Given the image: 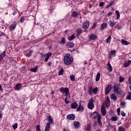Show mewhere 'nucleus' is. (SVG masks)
<instances>
[{
    "instance_id": "obj_35",
    "label": "nucleus",
    "mask_w": 131,
    "mask_h": 131,
    "mask_svg": "<svg viewBox=\"0 0 131 131\" xmlns=\"http://www.w3.org/2000/svg\"><path fill=\"white\" fill-rule=\"evenodd\" d=\"M72 17H74V18H76L77 16H78V13L76 12V11H73L72 13Z\"/></svg>"
},
{
    "instance_id": "obj_17",
    "label": "nucleus",
    "mask_w": 131,
    "mask_h": 131,
    "mask_svg": "<svg viewBox=\"0 0 131 131\" xmlns=\"http://www.w3.org/2000/svg\"><path fill=\"white\" fill-rule=\"evenodd\" d=\"M66 47H68L69 49L73 48L74 47V43L71 42H68L67 43Z\"/></svg>"
},
{
    "instance_id": "obj_58",
    "label": "nucleus",
    "mask_w": 131,
    "mask_h": 131,
    "mask_svg": "<svg viewBox=\"0 0 131 131\" xmlns=\"http://www.w3.org/2000/svg\"><path fill=\"white\" fill-rule=\"evenodd\" d=\"M113 5H114V1H112L111 3L110 4V6H113Z\"/></svg>"
},
{
    "instance_id": "obj_10",
    "label": "nucleus",
    "mask_w": 131,
    "mask_h": 131,
    "mask_svg": "<svg viewBox=\"0 0 131 131\" xmlns=\"http://www.w3.org/2000/svg\"><path fill=\"white\" fill-rule=\"evenodd\" d=\"M83 110H84V107L80 103L78 107H77L76 111L77 112H82Z\"/></svg>"
},
{
    "instance_id": "obj_6",
    "label": "nucleus",
    "mask_w": 131,
    "mask_h": 131,
    "mask_svg": "<svg viewBox=\"0 0 131 131\" xmlns=\"http://www.w3.org/2000/svg\"><path fill=\"white\" fill-rule=\"evenodd\" d=\"M98 38V36L97 35L94 34V33H92L89 35V40H96Z\"/></svg>"
},
{
    "instance_id": "obj_60",
    "label": "nucleus",
    "mask_w": 131,
    "mask_h": 131,
    "mask_svg": "<svg viewBox=\"0 0 131 131\" xmlns=\"http://www.w3.org/2000/svg\"><path fill=\"white\" fill-rule=\"evenodd\" d=\"M111 6H110V4H108V5H107V6L106 7V9H109V8H110Z\"/></svg>"
},
{
    "instance_id": "obj_40",
    "label": "nucleus",
    "mask_w": 131,
    "mask_h": 131,
    "mask_svg": "<svg viewBox=\"0 0 131 131\" xmlns=\"http://www.w3.org/2000/svg\"><path fill=\"white\" fill-rule=\"evenodd\" d=\"M70 80L71 81H75V75H72L70 76Z\"/></svg>"
},
{
    "instance_id": "obj_2",
    "label": "nucleus",
    "mask_w": 131,
    "mask_h": 131,
    "mask_svg": "<svg viewBox=\"0 0 131 131\" xmlns=\"http://www.w3.org/2000/svg\"><path fill=\"white\" fill-rule=\"evenodd\" d=\"M60 92L62 94H65L66 97L70 98V92H69V89H68V88L61 87L60 88Z\"/></svg>"
},
{
    "instance_id": "obj_33",
    "label": "nucleus",
    "mask_w": 131,
    "mask_h": 131,
    "mask_svg": "<svg viewBox=\"0 0 131 131\" xmlns=\"http://www.w3.org/2000/svg\"><path fill=\"white\" fill-rule=\"evenodd\" d=\"M131 63V60H129L126 62V63H124V67H128L130 65Z\"/></svg>"
},
{
    "instance_id": "obj_61",
    "label": "nucleus",
    "mask_w": 131,
    "mask_h": 131,
    "mask_svg": "<svg viewBox=\"0 0 131 131\" xmlns=\"http://www.w3.org/2000/svg\"><path fill=\"white\" fill-rule=\"evenodd\" d=\"M48 66H52V62H48Z\"/></svg>"
},
{
    "instance_id": "obj_25",
    "label": "nucleus",
    "mask_w": 131,
    "mask_h": 131,
    "mask_svg": "<svg viewBox=\"0 0 131 131\" xmlns=\"http://www.w3.org/2000/svg\"><path fill=\"white\" fill-rule=\"evenodd\" d=\"M50 128H51V123L50 122H48L46 124L45 131H50Z\"/></svg>"
},
{
    "instance_id": "obj_32",
    "label": "nucleus",
    "mask_w": 131,
    "mask_h": 131,
    "mask_svg": "<svg viewBox=\"0 0 131 131\" xmlns=\"http://www.w3.org/2000/svg\"><path fill=\"white\" fill-rule=\"evenodd\" d=\"M115 13L116 14L117 16V20H119V18H120V13H119V11L118 10H116Z\"/></svg>"
},
{
    "instance_id": "obj_41",
    "label": "nucleus",
    "mask_w": 131,
    "mask_h": 131,
    "mask_svg": "<svg viewBox=\"0 0 131 131\" xmlns=\"http://www.w3.org/2000/svg\"><path fill=\"white\" fill-rule=\"evenodd\" d=\"M111 41V35H110L106 39V43H110Z\"/></svg>"
},
{
    "instance_id": "obj_57",
    "label": "nucleus",
    "mask_w": 131,
    "mask_h": 131,
    "mask_svg": "<svg viewBox=\"0 0 131 131\" xmlns=\"http://www.w3.org/2000/svg\"><path fill=\"white\" fill-rule=\"evenodd\" d=\"M32 50L30 51V53L28 54V57H30L31 56V54H32Z\"/></svg>"
},
{
    "instance_id": "obj_54",
    "label": "nucleus",
    "mask_w": 131,
    "mask_h": 131,
    "mask_svg": "<svg viewBox=\"0 0 131 131\" xmlns=\"http://www.w3.org/2000/svg\"><path fill=\"white\" fill-rule=\"evenodd\" d=\"M128 82L129 84H130L131 85V76H130L128 79Z\"/></svg>"
},
{
    "instance_id": "obj_8",
    "label": "nucleus",
    "mask_w": 131,
    "mask_h": 131,
    "mask_svg": "<svg viewBox=\"0 0 131 131\" xmlns=\"http://www.w3.org/2000/svg\"><path fill=\"white\" fill-rule=\"evenodd\" d=\"M101 112L102 116H105L106 115L107 113L106 112V107L104 105H101Z\"/></svg>"
},
{
    "instance_id": "obj_62",
    "label": "nucleus",
    "mask_w": 131,
    "mask_h": 131,
    "mask_svg": "<svg viewBox=\"0 0 131 131\" xmlns=\"http://www.w3.org/2000/svg\"><path fill=\"white\" fill-rule=\"evenodd\" d=\"M3 34H4V33L0 32V37H1V36H3Z\"/></svg>"
},
{
    "instance_id": "obj_18",
    "label": "nucleus",
    "mask_w": 131,
    "mask_h": 131,
    "mask_svg": "<svg viewBox=\"0 0 131 131\" xmlns=\"http://www.w3.org/2000/svg\"><path fill=\"white\" fill-rule=\"evenodd\" d=\"M106 66H107V70L109 71V72H112V70H113V68H112V66H111V64L110 62H108Z\"/></svg>"
},
{
    "instance_id": "obj_63",
    "label": "nucleus",
    "mask_w": 131,
    "mask_h": 131,
    "mask_svg": "<svg viewBox=\"0 0 131 131\" xmlns=\"http://www.w3.org/2000/svg\"><path fill=\"white\" fill-rule=\"evenodd\" d=\"M3 118V114H0V119H2Z\"/></svg>"
},
{
    "instance_id": "obj_15",
    "label": "nucleus",
    "mask_w": 131,
    "mask_h": 131,
    "mask_svg": "<svg viewBox=\"0 0 131 131\" xmlns=\"http://www.w3.org/2000/svg\"><path fill=\"white\" fill-rule=\"evenodd\" d=\"M73 124L75 128H79L80 127V123L78 121H75Z\"/></svg>"
},
{
    "instance_id": "obj_55",
    "label": "nucleus",
    "mask_w": 131,
    "mask_h": 131,
    "mask_svg": "<svg viewBox=\"0 0 131 131\" xmlns=\"http://www.w3.org/2000/svg\"><path fill=\"white\" fill-rule=\"evenodd\" d=\"M104 4L105 3L104 2H101L99 4V7H103V6H104Z\"/></svg>"
},
{
    "instance_id": "obj_24",
    "label": "nucleus",
    "mask_w": 131,
    "mask_h": 131,
    "mask_svg": "<svg viewBox=\"0 0 131 131\" xmlns=\"http://www.w3.org/2000/svg\"><path fill=\"white\" fill-rule=\"evenodd\" d=\"M118 116H114L111 118V121H115L116 122L118 120Z\"/></svg>"
},
{
    "instance_id": "obj_13",
    "label": "nucleus",
    "mask_w": 131,
    "mask_h": 131,
    "mask_svg": "<svg viewBox=\"0 0 131 131\" xmlns=\"http://www.w3.org/2000/svg\"><path fill=\"white\" fill-rule=\"evenodd\" d=\"M78 107V104L77 103L75 102H73L71 104V108L72 109H76Z\"/></svg>"
},
{
    "instance_id": "obj_11",
    "label": "nucleus",
    "mask_w": 131,
    "mask_h": 131,
    "mask_svg": "<svg viewBox=\"0 0 131 131\" xmlns=\"http://www.w3.org/2000/svg\"><path fill=\"white\" fill-rule=\"evenodd\" d=\"M112 89V86L111 85H108L106 88L105 90V95H108L110 91Z\"/></svg>"
},
{
    "instance_id": "obj_30",
    "label": "nucleus",
    "mask_w": 131,
    "mask_h": 131,
    "mask_svg": "<svg viewBox=\"0 0 131 131\" xmlns=\"http://www.w3.org/2000/svg\"><path fill=\"white\" fill-rule=\"evenodd\" d=\"M111 99H112V100H115L116 101V100H117V97H116V95L115 94H112L111 95Z\"/></svg>"
},
{
    "instance_id": "obj_44",
    "label": "nucleus",
    "mask_w": 131,
    "mask_h": 131,
    "mask_svg": "<svg viewBox=\"0 0 131 131\" xmlns=\"http://www.w3.org/2000/svg\"><path fill=\"white\" fill-rule=\"evenodd\" d=\"M111 56H116V50H113L111 51Z\"/></svg>"
},
{
    "instance_id": "obj_7",
    "label": "nucleus",
    "mask_w": 131,
    "mask_h": 131,
    "mask_svg": "<svg viewBox=\"0 0 131 131\" xmlns=\"http://www.w3.org/2000/svg\"><path fill=\"white\" fill-rule=\"evenodd\" d=\"M16 26H17V23L14 22L9 26V30L10 31H13L16 29Z\"/></svg>"
},
{
    "instance_id": "obj_36",
    "label": "nucleus",
    "mask_w": 131,
    "mask_h": 131,
    "mask_svg": "<svg viewBox=\"0 0 131 131\" xmlns=\"http://www.w3.org/2000/svg\"><path fill=\"white\" fill-rule=\"evenodd\" d=\"M108 23L111 27H114L115 26V22L114 21L110 20Z\"/></svg>"
},
{
    "instance_id": "obj_20",
    "label": "nucleus",
    "mask_w": 131,
    "mask_h": 131,
    "mask_svg": "<svg viewBox=\"0 0 131 131\" xmlns=\"http://www.w3.org/2000/svg\"><path fill=\"white\" fill-rule=\"evenodd\" d=\"M6 57V51H3L0 54V61H2Z\"/></svg>"
},
{
    "instance_id": "obj_3",
    "label": "nucleus",
    "mask_w": 131,
    "mask_h": 131,
    "mask_svg": "<svg viewBox=\"0 0 131 131\" xmlns=\"http://www.w3.org/2000/svg\"><path fill=\"white\" fill-rule=\"evenodd\" d=\"M88 108V109H90V110H93V108H95V105H94V99H93V98H91L89 101Z\"/></svg>"
},
{
    "instance_id": "obj_27",
    "label": "nucleus",
    "mask_w": 131,
    "mask_h": 131,
    "mask_svg": "<svg viewBox=\"0 0 131 131\" xmlns=\"http://www.w3.org/2000/svg\"><path fill=\"white\" fill-rule=\"evenodd\" d=\"M88 93L89 95H90V96H92V95H93V87H92L91 86H89L88 88Z\"/></svg>"
},
{
    "instance_id": "obj_22",
    "label": "nucleus",
    "mask_w": 131,
    "mask_h": 131,
    "mask_svg": "<svg viewBox=\"0 0 131 131\" xmlns=\"http://www.w3.org/2000/svg\"><path fill=\"white\" fill-rule=\"evenodd\" d=\"M52 56V53L51 52H48L47 54L46 55V58H45V62H48L49 60V59H50V57Z\"/></svg>"
},
{
    "instance_id": "obj_1",
    "label": "nucleus",
    "mask_w": 131,
    "mask_h": 131,
    "mask_svg": "<svg viewBox=\"0 0 131 131\" xmlns=\"http://www.w3.org/2000/svg\"><path fill=\"white\" fill-rule=\"evenodd\" d=\"M73 62V58L69 53L66 54L64 57V63L66 65H71Z\"/></svg>"
},
{
    "instance_id": "obj_43",
    "label": "nucleus",
    "mask_w": 131,
    "mask_h": 131,
    "mask_svg": "<svg viewBox=\"0 0 131 131\" xmlns=\"http://www.w3.org/2000/svg\"><path fill=\"white\" fill-rule=\"evenodd\" d=\"M64 74V69L63 68L58 72V75H63Z\"/></svg>"
},
{
    "instance_id": "obj_5",
    "label": "nucleus",
    "mask_w": 131,
    "mask_h": 131,
    "mask_svg": "<svg viewBox=\"0 0 131 131\" xmlns=\"http://www.w3.org/2000/svg\"><path fill=\"white\" fill-rule=\"evenodd\" d=\"M90 27V22L89 20H86L83 23L82 28L83 29H88Z\"/></svg>"
},
{
    "instance_id": "obj_37",
    "label": "nucleus",
    "mask_w": 131,
    "mask_h": 131,
    "mask_svg": "<svg viewBox=\"0 0 131 131\" xmlns=\"http://www.w3.org/2000/svg\"><path fill=\"white\" fill-rule=\"evenodd\" d=\"M74 38H75V36L74 35V34H73L71 36L68 37V40L70 41L73 40Z\"/></svg>"
},
{
    "instance_id": "obj_50",
    "label": "nucleus",
    "mask_w": 131,
    "mask_h": 131,
    "mask_svg": "<svg viewBox=\"0 0 131 131\" xmlns=\"http://www.w3.org/2000/svg\"><path fill=\"white\" fill-rule=\"evenodd\" d=\"M12 127L13 129H16V128L18 127V124L17 123H15L12 125Z\"/></svg>"
},
{
    "instance_id": "obj_28",
    "label": "nucleus",
    "mask_w": 131,
    "mask_h": 131,
    "mask_svg": "<svg viewBox=\"0 0 131 131\" xmlns=\"http://www.w3.org/2000/svg\"><path fill=\"white\" fill-rule=\"evenodd\" d=\"M48 120L49 122L51 123V124H53L54 120H53V118H52V116H48Z\"/></svg>"
},
{
    "instance_id": "obj_19",
    "label": "nucleus",
    "mask_w": 131,
    "mask_h": 131,
    "mask_svg": "<svg viewBox=\"0 0 131 131\" xmlns=\"http://www.w3.org/2000/svg\"><path fill=\"white\" fill-rule=\"evenodd\" d=\"M121 43L122 46H128V45H129L130 43L127 40L122 39L121 40Z\"/></svg>"
},
{
    "instance_id": "obj_39",
    "label": "nucleus",
    "mask_w": 131,
    "mask_h": 131,
    "mask_svg": "<svg viewBox=\"0 0 131 131\" xmlns=\"http://www.w3.org/2000/svg\"><path fill=\"white\" fill-rule=\"evenodd\" d=\"M71 97L70 95V97H68L66 96V97L64 98V102L66 104H69L70 103V101L68 100L69 99H70Z\"/></svg>"
},
{
    "instance_id": "obj_16",
    "label": "nucleus",
    "mask_w": 131,
    "mask_h": 131,
    "mask_svg": "<svg viewBox=\"0 0 131 131\" xmlns=\"http://www.w3.org/2000/svg\"><path fill=\"white\" fill-rule=\"evenodd\" d=\"M105 106L108 108V107L110 106V99H109V97H107L105 101Z\"/></svg>"
},
{
    "instance_id": "obj_12",
    "label": "nucleus",
    "mask_w": 131,
    "mask_h": 131,
    "mask_svg": "<svg viewBox=\"0 0 131 131\" xmlns=\"http://www.w3.org/2000/svg\"><path fill=\"white\" fill-rule=\"evenodd\" d=\"M67 117L70 120H74L75 119V115L73 114L68 115Z\"/></svg>"
},
{
    "instance_id": "obj_48",
    "label": "nucleus",
    "mask_w": 131,
    "mask_h": 131,
    "mask_svg": "<svg viewBox=\"0 0 131 131\" xmlns=\"http://www.w3.org/2000/svg\"><path fill=\"white\" fill-rule=\"evenodd\" d=\"M77 33L79 35L81 34V33H82V30H81V29H77Z\"/></svg>"
},
{
    "instance_id": "obj_9",
    "label": "nucleus",
    "mask_w": 131,
    "mask_h": 131,
    "mask_svg": "<svg viewBox=\"0 0 131 131\" xmlns=\"http://www.w3.org/2000/svg\"><path fill=\"white\" fill-rule=\"evenodd\" d=\"M101 119H102V116H101V115H98L97 122L98 125L100 127H102L103 124L102 123V121H101Z\"/></svg>"
},
{
    "instance_id": "obj_51",
    "label": "nucleus",
    "mask_w": 131,
    "mask_h": 131,
    "mask_svg": "<svg viewBox=\"0 0 131 131\" xmlns=\"http://www.w3.org/2000/svg\"><path fill=\"white\" fill-rule=\"evenodd\" d=\"M36 131H40V127H39V125H37L36 126Z\"/></svg>"
},
{
    "instance_id": "obj_23",
    "label": "nucleus",
    "mask_w": 131,
    "mask_h": 131,
    "mask_svg": "<svg viewBox=\"0 0 131 131\" xmlns=\"http://www.w3.org/2000/svg\"><path fill=\"white\" fill-rule=\"evenodd\" d=\"M21 86H22L21 83L17 84L15 86V90H16V91H20V90H21Z\"/></svg>"
},
{
    "instance_id": "obj_49",
    "label": "nucleus",
    "mask_w": 131,
    "mask_h": 131,
    "mask_svg": "<svg viewBox=\"0 0 131 131\" xmlns=\"http://www.w3.org/2000/svg\"><path fill=\"white\" fill-rule=\"evenodd\" d=\"M118 131H125V129H124V128L122 126H119L118 129Z\"/></svg>"
},
{
    "instance_id": "obj_56",
    "label": "nucleus",
    "mask_w": 131,
    "mask_h": 131,
    "mask_svg": "<svg viewBox=\"0 0 131 131\" xmlns=\"http://www.w3.org/2000/svg\"><path fill=\"white\" fill-rule=\"evenodd\" d=\"M121 106H122V107H124V106H125V102H121Z\"/></svg>"
},
{
    "instance_id": "obj_31",
    "label": "nucleus",
    "mask_w": 131,
    "mask_h": 131,
    "mask_svg": "<svg viewBox=\"0 0 131 131\" xmlns=\"http://www.w3.org/2000/svg\"><path fill=\"white\" fill-rule=\"evenodd\" d=\"M25 20H27V16H23L21 18H20L19 20V22L20 23H23Z\"/></svg>"
},
{
    "instance_id": "obj_21",
    "label": "nucleus",
    "mask_w": 131,
    "mask_h": 131,
    "mask_svg": "<svg viewBox=\"0 0 131 131\" xmlns=\"http://www.w3.org/2000/svg\"><path fill=\"white\" fill-rule=\"evenodd\" d=\"M85 129L88 131H90L92 129V124H88L85 126Z\"/></svg>"
},
{
    "instance_id": "obj_4",
    "label": "nucleus",
    "mask_w": 131,
    "mask_h": 131,
    "mask_svg": "<svg viewBox=\"0 0 131 131\" xmlns=\"http://www.w3.org/2000/svg\"><path fill=\"white\" fill-rule=\"evenodd\" d=\"M114 92L115 94H119L121 93V90L119 89L118 86L115 85L114 86Z\"/></svg>"
},
{
    "instance_id": "obj_52",
    "label": "nucleus",
    "mask_w": 131,
    "mask_h": 131,
    "mask_svg": "<svg viewBox=\"0 0 131 131\" xmlns=\"http://www.w3.org/2000/svg\"><path fill=\"white\" fill-rule=\"evenodd\" d=\"M121 114L122 116H123V117H124L125 116V115H126V114H125V113H124V111H121Z\"/></svg>"
},
{
    "instance_id": "obj_42",
    "label": "nucleus",
    "mask_w": 131,
    "mask_h": 131,
    "mask_svg": "<svg viewBox=\"0 0 131 131\" xmlns=\"http://www.w3.org/2000/svg\"><path fill=\"white\" fill-rule=\"evenodd\" d=\"M66 40L65 39V38H62L61 40L60 41V45H64V43H66Z\"/></svg>"
},
{
    "instance_id": "obj_14",
    "label": "nucleus",
    "mask_w": 131,
    "mask_h": 131,
    "mask_svg": "<svg viewBox=\"0 0 131 131\" xmlns=\"http://www.w3.org/2000/svg\"><path fill=\"white\" fill-rule=\"evenodd\" d=\"M100 29L101 30H104V29H106L107 27V23H102L100 25Z\"/></svg>"
},
{
    "instance_id": "obj_53",
    "label": "nucleus",
    "mask_w": 131,
    "mask_h": 131,
    "mask_svg": "<svg viewBox=\"0 0 131 131\" xmlns=\"http://www.w3.org/2000/svg\"><path fill=\"white\" fill-rule=\"evenodd\" d=\"M117 115H120V108H118L117 110Z\"/></svg>"
},
{
    "instance_id": "obj_26",
    "label": "nucleus",
    "mask_w": 131,
    "mask_h": 131,
    "mask_svg": "<svg viewBox=\"0 0 131 131\" xmlns=\"http://www.w3.org/2000/svg\"><path fill=\"white\" fill-rule=\"evenodd\" d=\"M91 115H92V116H93V118H94V119H96V118H97V116L98 118V115H99V114H98V112H94L93 113H92Z\"/></svg>"
},
{
    "instance_id": "obj_64",
    "label": "nucleus",
    "mask_w": 131,
    "mask_h": 131,
    "mask_svg": "<svg viewBox=\"0 0 131 131\" xmlns=\"http://www.w3.org/2000/svg\"><path fill=\"white\" fill-rule=\"evenodd\" d=\"M120 124H121V122H119L118 123V125H120Z\"/></svg>"
},
{
    "instance_id": "obj_38",
    "label": "nucleus",
    "mask_w": 131,
    "mask_h": 131,
    "mask_svg": "<svg viewBox=\"0 0 131 131\" xmlns=\"http://www.w3.org/2000/svg\"><path fill=\"white\" fill-rule=\"evenodd\" d=\"M98 91H99V89L98 88H95L94 89H93L92 90V93L94 94V95H96L97 93H98Z\"/></svg>"
},
{
    "instance_id": "obj_46",
    "label": "nucleus",
    "mask_w": 131,
    "mask_h": 131,
    "mask_svg": "<svg viewBox=\"0 0 131 131\" xmlns=\"http://www.w3.org/2000/svg\"><path fill=\"white\" fill-rule=\"evenodd\" d=\"M97 27V23H95L93 24L92 27L90 28V30H93V29H95Z\"/></svg>"
},
{
    "instance_id": "obj_47",
    "label": "nucleus",
    "mask_w": 131,
    "mask_h": 131,
    "mask_svg": "<svg viewBox=\"0 0 131 131\" xmlns=\"http://www.w3.org/2000/svg\"><path fill=\"white\" fill-rule=\"evenodd\" d=\"M119 82H123V81H124V77H122V76H120L119 77Z\"/></svg>"
},
{
    "instance_id": "obj_34",
    "label": "nucleus",
    "mask_w": 131,
    "mask_h": 131,
    "mask_svg": "<svg viewBox=\"0 0 131 131\" xmlns=\"http://www.w3.org/2000/svg\"><path fill=\"white\" fill-rule=\"evenodd\" d=\"M37 68L38 67L36 66L35 68L30 69V70L32 71V72H37Z\"/></svg>"
},
{
    "instance_id": "obj_59",
    "label": "nucleus",
    "mask_w": 131,
    "mask_h": 131,
    "mask_svg": "<svg viewBox=\"0 0 131 131\" xmlns=\"http://www.w3.org/2000/svg\"><path fill=\"white\" fill-rule=\"evenodd\" d=\"M110 15H112V12H110L107 14L108 17L110 16Z\"/></svg>"
},
{
    "instance_id": "obj_45",
    "label": "nucleus",
    "mask_w": 131,
    "mask_h": 131,
    "mask_svg": "<svg viewBox=\"0 0 131 131\" xmlns=\"http://www.w3.org/2000/svg\"><path fill=\"white\" fill-rule=\"evenodd\" d=\"M127 100H131V92H128L127 96H126Z\"/></svg>"
},
{
    "instance_id": "obj_29",
    "label": "nucleus",
    "mask_w": 131,
    "mask_h": 131,
    "mask_svg": "<svg viewBox=\"0 0 131 131\" xmlns=\"http://www.w3.org/2000/svg\"><path fill=\"white\" fill-rule=\"evenodd\" d=\"M101 77V74L100 73H97L95 79L96 81H99L100 80V78Z\"/></svg>"
}]
</instances>
